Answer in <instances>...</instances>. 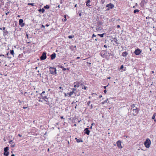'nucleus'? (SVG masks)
I'll list each match as a JSON object with an SVG mask.
<instances>
[{
    "instance_id": "obj_38",
    "label": "nucleus",
    "mask_w": 156,
    "mask_h": 156,
    "mask_svg": "<svg viewBox=\"0 0 156 156\" xmlns=\"http://www.w3.org/2000/svg\"><path fill=\"white\" fill-rule=\"evenodd\" d=\"M5 58H11V57H5Z\"/></svg>"
},
{
    "instance_id": "obj_56",
    "label": "nucleus",
    "mask_w": 156,
    "mask_h": 156,
    "mask_svg": "<svg viewBox=\"0 0 156 156\" xmlns=\"http://www.w3.org/2000/svg\"><path fill=\"white\" fill-rule=\"evenodd\" d=\"M87 64H89L90 65V64H91V63H89V62H87Z\"/></svg>"
},
{
    "instance_id": "obj_16",
    "label": "nucleus",
    "mask_w": 156,
    "mask_h": 156,
    "mask_svg": "<svg viewBox=\"0 0 156 156\" xmlns=\"http://www.w3.org/2000/svg\"><path fill=\"white\" fill-rule=\"evenodd\" d=\"M9 154V152L8 151L4 152V155L5 156H8Z\"/></svg>"
},
{
    "instance_id": "obj_45",
    "label": "nucleus",
    "mask_w": 156,
    "mask_h": 156,
    "mask_svg": "<svg viewBox=\"0 0 156 156\" xmlns=\"http://www.w3.org/2000/svg\"><path fill=\"white\" fill-rule=\"evenodd\" d=\"M18 136H20V137H22V135H21V134H18Z\"/></svg>"
},
{
    "instance_id": "obj_2",
    "label": "nucleus",
    "mask_w": 156,
    "mask_h": 156,
    "mask_svg": "<svg viewBox=\"0 0 156 156\" xmlns=\"http://www.w3.org/2000/svg\"><path fill=\"white\" fill-rule=\"evenodd\" d=\"M107 54V51L106 50H103L100 53V55L102 57L106 58L108 56Z\"/></svg>"
},
{
    "instance_id": "obj_15",
    "label": "nucleus",
    "mask_w": 156,
    "mask_h": 156,
    "mask_svg": "<svg viewBox=\"0 0 156 156\" xmlns=\"http://www.w3.org/2000/svg\"><path fill=\"white\" fill-rule=\"evenodd\" d=\"M40 12H41L42 13H43L45 11V10L44 9L42 8V9H40L38 10Z\"/></svg>"
},
{
    "instance_id": "obj_63",
    "label": "nucleus",
    "mask_w": 156,
    "mask_h": 156,
    "mask_svg": "<svg viewBox=\"0 0 156 156\" xmlns=\"http://www.w3.org/2000/svg\"><path fill=\"white\" fill-rule=\"evenodd\" d=\"M11 156H15V155L14 154H12L11 155Z\"/></svg>"
},
{
    "instance_id": "obj_11",
    "label": "nucleus",
    "mask_w": 156,
    "mask_h": 156,
    "mask_svg": "<svg viewBox=\"0 0 156 156\" xmlns=\"http://www.w3.org/2000/svg\"><path fill=\"white\" fill-rule=\"evenodd\" d=\"M85 133L87 135H89L90 131L89 130L88 128H86L84 129Z\"/></svg>"
},
{
    "instance_id": "obj_34",
    "label": "nucleus",
    "mask_w": 156,
    "mask_h": 156,
    "mask_svg": "<svg viewBox=\"0 0 156 156\" xmlns=\"http://www.w3.org/2000/svg\"><path fill=\"white\" fill-rule=\"evenodd\" d=\"M90 0H87L86 2V3H89L90 2Z\"/></svg>"
},
{
    "instance_id": "obj_25",
    "label": "nucleus",
    "mask_w": 156,
    "mask_h": 156,
    "mask_svg": "<svg viewBox=\"0 0 156 156\" xmlns=\"http://www.w3.org/2000/svg\"><path fill=\"white\" fill-rule=\"evenodd\" d=\"M10 53L11 54H12L13 55H14V50H12L10 51Z\"/></svg>"
},
{
    "instance_id": "obj_10",
    "label": "nucleus",
    "mask_w": 156,
    "mask_h": 156,
    "mask_svg": "<svg viewBox=\"0 0 156 156\" xmlns=\"http://www.w3.org/2000/svg\"><path fill=\"white\" fill-rule=\"evenodd\" d=\"M42 99L44 100L46 102V104L47 105H49V102L48 101V99L47 98V97L46 96H45L43 98H42Z\"/></svg>"
},
{
    "instance_id": "obj_3",
    "label": "nucleus",
    "mask_w": 156,
    "mask_h": 156,
    "mask_svg": "<svg viewBox=\"0 0 156 156\" xmlns=\"http://www.w3.org/2000/svg\"><path fill=\"white\" fill-rule=\"evenodd\" d=\"M49 69L50 72L51 74L55 75L56 74V70L55 68L50 67Z\"/></svg>"
},
{
    "instance_id": "obj_18",
    "label": "nucleus",
    "mask_w": 156,
    "mask_h": 156,
    "mask_svg": "<svg viewBox=\"0 0 156 156\" xmlns=\"http://www.w3.org/2000/svg\"><path fill=\"white\" fill-rule=\"evenodd\" d=\"M49 8H50L49 6L48 5H46L45 6H44V8L45 9H49Z\"/></svg>"
},
{
    "instance_id": "obj_33",
    "label": "nucleus",
    "mask_w": 156,
    "mask_h": 156,
    "mask_svg": "<svg viewBox=\"0 0 156 156\" xmlns=\"http://www.w3.org/2000/svg\"><path fill=\"white\" fill-rule=\"evenodd\" d=\"M123 67H124V66L123 65H122V66H121L120 68V69H122L123 68Z\"/></svg>"
},
{
    "instance_id": "obj_53",
    "label": "nucleus",
    "mask_w": 156,
    "mask_h": 156,
    "mask_svg": "<svg viewBox=\"0 0 156 156\" xmlns=\"http://www.w3.org/2000/svg\"><path fill=\"white\" fill-rule=\"evenodd\" d=\"M27 108V107H23V108L24 109Z\"/></svg>"
},
{
    "instance_id": "obj_62",
    "label": "nucleus",
    "mask_w": 156,
    "mask_h": 156,
    "mask_svg": "<svg viewBox=\"0 0 156 156\" xmlns=\"http://www.w3.org/2000/svg\"><path fill=\"white\" fill-rule=\"evenodd\" d=\"M9 54V53H7L6 55H8Z\"/></svg>"
},
{
    "instance_id": "obj_54",
    "label": "nucleus",
    "mask_w": 156,
    "mask_h": 156,
    "mask_svg": "<svg viewBox=\"0 0 156 156\" xmlns=\"http://www.w3.org/2000/svg\"><path fill=\"white\" fill-rule=\"evenodd\" d=\"M46 26H47V27H48L49 26V25L48 24H46Z\"/></svg>"
},
{
    "instance_id": "obj_55",
    "label": "nucleus",
    "mask_w": 156,
    "mask_h": 156,
    "mask_svg": "<svg viewBox=\"0 0 156 156\" xmlns=\"http://www.w3.org/2000/svg\"><path fill=\"white\" fill-rule=\"evenodd\" d=\"M80 58V57H77L76 58L77 59H79Z\"/></svg>"
},
{
    "instance_id": "obj_30",
    "label": "nucleus",
    "mask_w": 156,
    "mask_h": 156,
    "mask_svg": "<svg viewBox=\"0 0 156 156\" xmlns=\"http://www.w3.org/2000/svg\"><path fill=\"white\" fill-rule=\"evenodd\" d=\"M155 114H154L153 115V116H152V119H155Z\"/></svg>"
},
{
    "instance_id": "obj_60",
    "label": "nucleus",
    "mask_w": 156,
    "mask_h": 156,
    "mask_svg": "<svg viewBox=\"0 0 156 156\" xmlns=\"http://www.w3.org/2000/svg\"><path fill=\"white\" fill-rule=\"evenodd\" d=\"M61 119H63V116H61Z\"/></svg>"
},
{
    "instance_id": "obj_23",
    "label": "nucleus",
    "mask_w": 156,
    "mask_h": 156,
    "mask_svg": "<svg viewBox=\"0 0 156 156\" xmlns=\"http://www.w3.org/2000/svg\"><path fill=\"white\" fill-rule=\"evenodd\" d=\"M109 55L108 56L109 57L110 56V55H111L112 56H113V54L112 53H110L109 52L107 53Z\"/></svg>"
},
{
    "instance_id": "obj_14",
    "label": "nucleus",
    "mask_w": 156,
    "mask_h": 156,
    "mask_svg": "<svg viewBox=\"0 0 156 156\" xmlns=\"http://www.w3.org/2000/svg\"><path fill=\"white\" fill-rule=\"evenodd\" d=\"M128 53L126 51H124L122 53V56L123 57H126Z\"/></svg>"
},
{
    "instance_id": "obj_59",
    "label": "nucleus",
    "mask_w": 156,
    "mask_h": 156,
    "mask_svg": "<svg viewBox=\"0 0 156 156\" xmlns=\"http://www.w3.org/2000/svg\"><path fill=\"white\" fill-rule=\"evenodd\" d=\"M92 95H93V94H96L95 93H92Z\"/></svg>"
},
{
    "instance_id": "obj_44",
    "label": "nucleus",
    "mask_w": 156,
    "mask_h": 156,
    "mask_svg": "<svg viewBox=\"0 0 156 156\" xmlns=\"http://www.w3.org/2000/svg\"><path fill=\"white\" fill-rule=\"evenodd\" d=\"M39 102H43V100H41V99H40L39 100Z\"/></svg>"
},
{
    "instance_id": "obj_43",
    "label": "nucleus",
    "mask_w": 156,
    "mask_h": 156,
    "mask_svg": "<svg viewBox=\"0 0 156 156\" xmlns=\"http://www.w3.org/2000/svg\"><path fill=\"white\" fill-rule=\"evenodd\" d=\"M104 47H105V48H107V46L106 45H104Z\"/></svg>"
},
{
    "instance_id": "obj_42",
    "label": "nucleus",
    "mask_w": 156,
    "mask_h": 156,
    "mask_svg": "<svg viewBox=\"0 0 156 156\" xmlns=\"http://www.w3.org/2000/svg\"><path fill=\"white\" fill-rule=\"evenodd\" d=\"M105 93L106 94L107 92V91L106 90H105L104 91Z\"/></svg>"
},
{
    "instance_id": "obj_20",
    "label": "nucleus",
    "mask_w": 156,
    "mask_h": 156,
    "mask_svg": "<svg viewBox=\"0 0 156 156\" xmlns=\"http://www.w3.org/2000/svg\"><path fill=\"white\" fill-rule=\"evenodd\" d=\"M73 93H74V92L73 91H71L69 93H68V94L69 95V96H71V95H72L73 94Z\"/></svg>"
},
{
    "instance_id": "obj_4",
    "label": "nucleus",
    "mask_w": 156,
    "mask_h": 156,
    "mask_svg": "<svg viewBox=\"0 0 156 156\" xmlns=\"http://www.w3.org/2000/svg\"><path fill=\"white\" fill-rule=\"evenodd\" d=\"M131 109L133 111V114L134 115H136L138 114L139 111L138 108H131Z\"/></svg>"
},
{
    "instance_id": "obj_37",
    "label": "nucleus",
    "mask_w": 156,
    "mask_h": 156,
    "mask_svg": "<svg viewBox=\"0 0 156 156\" xmlns=\"http://www.w3.org/2000/svg\"><path fill=\"white\" fill-rule=\"evenodd\" d=\"M96 35H95L94 34H93L92 35V37H96Z\"/></svg>"
},
{
    "instance_id": "obj_6",
    "label": "nucleus",
    "mask_w": 156,
    "mask_h": 156,
    "mask_svg": "<svg viewBox=\"0 0 156 156\" xmlns=\"http://www.w3.org/2000/svg\"><path fill=\"white\" fill-rule=\"evenodd\" d=\"M114 5L112 3H109L106 5V7H108V9L107 10H108L110 9H112L114 8Z\"/></svg>"
},
{
    "instance_id": "obj_40",
    "label": "nucleus",
    "mask_w": 156,
    "mask_h": 156,
    "mask_svg": "<svg viewBox=\"0 0 156 156\" xmlns=\"http://www.w3.org/2000/svg\"><path fill=\"white\" fill-rule=\"evenodd\" d=\"M44 27H45V26L44 25H42V27H41V28H44Z\"/></svg>"
},
{
    "instance_id": "obj_13",
    "label": "nucleus",
    "mask_w": 156,
    "mask_h": 156,
    "mask_svg": "<svg viewBox=\"0 0 156 156\" xmlns=\"http://www.w3.org/2000/svg\"><path fill=\"white\" fill-rule=\"evenodd\" d=\"M56 57V54L55 53H54L53 54L51 55V59L52 60H53Z\"/></svg>"
},
{
    "instance_id": "obj_17",
    "label": "nucleus",
    "mask_w": 156,
    "mask_h": 156,
    "mask_svg": "<svg viewBox=\"0 0 156 156\" xmlns=\"http://www.w3.org/2000/svg\"><path fill=\"white\" fill-rule=\"evenodd\" d=\"M9 150V147H5L4 149V152H7L8 151V150Z\"/></svg>"
},
{
    "instance_id": "obj_28",
    "label": "nucleus",
    "mask_w": 156,
    "mask_h": 156,
    "mask_svg": "<svg viewBox=\"0 0 156 156\" xmlns=\"http://www.w3.org/2000/svg\"><path fill=\"white\" fill-rule=\"evenodd\" d=\"M131 107H132V108H136L135 106V105L134 104H133L131 105Z\"/></svg>"
},
{
    "instance_id": "obj_1",
    "label": "nucleus",
    "mask_w": 156,
    "mask_h": 156,
    "mask_svg": "<svg viewBox=\"0 0 156 156\" xmlns=\"http://www.w3.org/2000/svg\"><path fill=\"white\" fill-rule=\"evenodd\" d=\"M151 141L150 139L147 138L146 139L145 142H144V145L147 148H149L151 144Z\"/></svg>"
},
{
    "instance_id": "obj_49",
    "label": "nucleus",
    "mask_w": 156,
    "mask_h": 156,
    "mask_svg": "<svg viewBox=\"0 0 156 156\" xmlns=\"http://www.w3.org/2000/svg\"><path fill=\"white\" fill-rule=\"evenodd\" d=\"M26 36H27V38H28V35L27 34H26Z\"/></svg>"
},
{
    "instance_id": "obj_46",
    "label": "nucleus",
    "mask_w": 156,
    "mask_h": 156,
    "mask_svg": "<svg viewBox=\"0 0 156 156\" xmlns=\"http://www.w3.org/2000/svg\"><path fill=\"white\" fill-rule=\"evenodd\" d=\"M45 91H43L42 92V93L41 94H44L45 93Z\"/></svg>"
},
{
    "instance_id": "obj_26",
    "label": "nucleus",
    "mask_w": 156,
    "mask_h": 156,
    "mask_svg": "<svg viewBox=\"0 0 156 156\" xmlns=\"http://www.w3.org/2000/svg\"><path fill=\"white\" fill-rule=\"evenodd\" d=\"M114 41L116 43V44H118V42H117V38H114Z\"/></svg>"
},
{
    "instance_id": "obj_36",
    "label": "nucleus",
    "mask_w": 156,
    "mask_h": 156,
    "mask_svg": "<svg viewBox=\"0 0 156 156\" xmlns=\"http://www.w3.org/2000/svg\"><path fill=\"white\" fill-rule=\"evenodd\" d=\"M88 4L89 3H86L87 6H88V7L90 6V4Z\"/></svg>"
},
{
    "instance_id": "obj_27",
    "label": "nucleus",
    "mask_w": 156,
    "mask_h": 156,
    "mask_svg": "<svg viewBox=\"0 0 156 156\" xmlns=\"http://www.w3.org/2000/svg\"><path fill=\"white\" fill-rule=\"evenodd\" d=\"M60 68L62 69L63 71H66L67 70V69L66 68H64L62 66H61Z\"/></svg>"
},
{
    "instance_id": "obj_51",
    "label": "nucleus",
    "mask_w": 156,
    "mask_h": 156,
    "mask_svg": "<svg viewBox=\"0 0 156 156\" xmlns=\"http://www.w3.org/2000/svg\"><path fill=\"white\" fill-rule=\"evenodd\" d=\"M107 86H104V89H106V87H107Z\"/></svg>"
},
{
    "instance_id": "obj_61",
    "label": "nucleus",
    "mask_w": 156,
    "mask_h": 156,
    "mask_svg": "<svg viewBox=\"0 0 156 156\" xmlns=\"http://www.w3.org/2000/svg\"><path fill=\"white\" fill-rule=\"evenodd\" d=\"M66 18H65V19L64 20V21H66Z\"/></svg>"
},
{
    "instance_id": "obj_22",
    "label": "nucleus",
    "mask_w": 156,
    "mask_h": 156,
    "mask_svg": "<svg viewBox=\"0 0 156 156\" xmlns=\"http://www.w3.org/2000/svg\"><path fill=\"white\" fill-rule=\"evenodd\" d=\"M139 10L138 9H135L134 11L133 12L134 13H136V12H139Z\"/></svg>"
},
{
    "instance_id": "obj_12",
    "label": "nucleus",
    "mask_w": 156,
    "mask_h": 156,
    "mask_svg": "<svg viewBox=\"0 0 156 156\" xmlns=\"http://www.w3.org/2000/svg\"><path fill=\"white\" fill-rule=\"evenodd\" d=\"M9 143L11 144V147H14L15 145V143L12 142V140H11L9 141Z\"/></svg>"
},
{
    "instance_id": "obj_9",
    "label": "nucleus",
    "mask_w": 156,
    "mask_h": 156,
    "mask_svg": "<svg viewBox=\"0 0 156 156\" xmlns=\"http://www.w3.org/2000/svg\"><path fill=\"white\" fill-rule=\"evenodd\" d=\"M141 52V51L139 49H137L134 52V53L136 55H139L140 53Z\"/></svg>"
},
{
    "instance_id": "obj_24",
    "label": "nucleus",
    "mask_w": 156,
    "mask_h": 156,
    "mask_svg": "<svg viewBox=\"0 0 156 156\" xmlns=\"http://www.w3.org/2000/svg\"><path fill=\"white\" fill-rule=\"evenodd\" d=\"M34 3H28L27 5H30L32 6H34Z\"/></svg>"
},
{
    "instance_id": "obj_48",
    "label": "nucleus",
    "mask_w": 156,
    "mask_h": 156,
    "mask_svg": "<svg viewBox=\"0 0 156 156\" xmlns=\"http://www.w3.org/2000/svg\"><path fill=\"white\" fill-rule=\"evenodd\" d=\"M120 27V25H118L117 26V27L118 28H119Z\"/></svg>"
},
{
    "instance_id": "obj_41",
    "label": "nucleus",
    "mask_w": 156,
    "mask_h": 156,
    "mask_svg": "<svg viewBox=\"0 0 156 156\" xmlns=\"http://www.w3.org/2000/svg\"><path fill=\"white\" fill-rule=\"evenodd\" d=\"M146 18L147 19H149V18L151 19L152 18H151V17H149V16H147V17H146Z\"/></svg>"
},
{
    "instance_id": "obj_8",
    "label": "nucleus",
    "mask_w": 156,
    "mask_h": 156,
    "mask_svg": "<svg viewBox=\"0 0 156 156\" xmlns=\"http://www.w3.org/2000/svg\"><path fill=\"white\" fill-rule=\"evenodd\" d=\"M117 145V147L119 148H122V146L121 144V142L119 140L116 143Z\"/></svg>"
},
{
    "instance_id": "obj_35",
    "label": "nucleus",
    "mask_w": 156,
    "mask_h": 156,
    "mask_svg": "<svg viewBox=\"0 0 156 156\" xmlns=\"http://www.w3.org/2000/svg\"><path fill=\"white\" fill-rule=\"evenodd\" d=\"M90 101H89L88 102H87V105L89 106L90 105Z\"/></svg>"
},
{
    "instance_id": "obj_64",
    "label": "nucleus",
    "mask_w": 156,
    "mask_h": 156,
    "mask_svg": "<svg viewBox=\"0 0 156 156\" xmlns=\"http://www.w3.org/2000/svg\"><path fill=\"white\" fill-rule=\"evenodd\" d=\"M66 15H64V18H66Z\"/></svg>"
},
{
    "instance_id": "obj_58",
    "label": "nucleus",
    "mask_w": 156,
    "mask_h": 156,
    "mask_svg": "<svg viewBox=\"0 0 156 156\" xmlns=\"http://www.w3.org/2000/svg\"><path fill=\"white\" fill-rule=\"evenodd\" d=\"M102 97V95H100V96L99 97V98H101Z\"/></svg>"
},
{
    "instance_id": "obj_21",
    "label": "nucleus",
    "mask_w": 156,
    "mask_h": 156,
    "mask_svg": "<svg viewBox=\"0 0 156 156\" xmlns=\"http://www.w3.org/2000/svg\"><path fill=\"white\" fill-rule=\"evenodd\" d=\"M104 34H98V35L101 37H102L104 36Z\"/></svg>"
},
{
    "instance_id": "obj_50",
    "label": "nucleus",
    "mask_w": 156,
    "mask_h": 156,
    "mask_svg": "<svg viewBox=\"0 0 156 156\" xmlns=\"http://www.w3.org/2000/svg\"><path fill=\"white\" fill-rule=\"evenodd\" d=\"M90 107H91V108H93V105H90Z\"/></svg>"
},
{
    "instance_id": "obj_32",
    "label": "nucleus",
    "mask_w": 156,
    "mask_h": 156,
    "mask_svg": "<svg viewBox=\"0 0 156 156\" xmlns=\"http://www.w3.org/2000/svg\"><path fill=\"white\" fill-rule=\"evenodd\" d=\"M74 37V36H71V35H69L68 36V37L69 38V39H70V38H72L73 37Z\"/></svg>"
},
{
    "instance_id": "obj_47",
    "label": "nucleus",
    "mask_w": 156,
    "mask_h": 156,
    "mask_svg": "<svg viewBox=\"0 0 156 156\" xmlns=\"http://www.w3.org/2000/svg\"><path fill=\"white\" fill-rule=\"evenodd\" d=\"M5 27H3L2 28V30H5Z\"/></svg>"
},
{
    "instance_id": "obj_19",
    "label": "nucleus",
    "mask_w": 156,
    "mask_h": 156,
    "mask_svg": "<svg viewBox=\"0 0 156 156\" xmlns=\"http://www.w3.org/2000/svg\"><path fill=\"white\" fill-rule=\"evenodd\" d=\"M76 141L78 143H79L80 142H83V140L81 139H78L76 140Z\"/></svg>"
},
{
    "instance_id": "obj_31",
    "label": "nucleus",
    "mask_w": 156,
    "mask_h": 156,
    "mask_svg": "<svg viewBox=\"0 0 156 156\" xmlns=\"http://www.w3.org/2000/svg\"><path fill=\"white\" fill-rule=\"evenodd\" d=\"M96 28V30L97 31L100 30H101V29L100 27H97Z\"/></svg>"
},
{
    "instance_id": "obj_5",
    "label": "nucleus",
    "mask_w": 156,
    "mask_h": 156,
    "mask_svg": "<svg viewBox=\"0 0 156 156\" xmlns=\"http://www.w3.org/2000/svg\"><path fill=\"white\" fill-rule=\"evenodd\" d=\"M46 52H44L42 55L40 57V59L41 60H43L46 59Z\"/></svg>"
},
{
    "instance_id": "obj_52",
    "label": "nucleus",
    "mask_w": 156,
    "mask_h": 156,
    "mask_svg": "<svg viewBox=\"0 0 156 156\" xmlns=\"http://www.w3.org/2000/svg\"><path fill=\"white\" fill-rule=\"evenodd\" d=\"M4 56V55H2H2H0V56Z\"/></svg>"
},
{
    "instance_id": "obj_7",
    "label": "nucleus",
    "mask_w": 156,
    "mask_h": 156,
    "mask_svg": "<svg viewBox=\"0 0 156 156\" xmlns=\"http://www.w3.org/2000/svg\"><path fill=\"white\" fill-rule=\"evenodd\" d=\"M19 24L21 27H23L25 25V23H23V19H20L19 20Z\"/></svg>"
},
{
    "instance_id": "obj_39",
    "label": "nucleus",
    "mask_w": 156,
    "mask_h": 156,
    "mask_svg": "<svg viewBox=\"0 0 156 156\" xmlns=\"http://www.w3.org/2000/svg\"><path fill=\"white\" fill-rule=\"evenodd\" d=\"M86 88H87V87H83L82 89H84V90H86Z\"/></svg>"
},
{
    "instance_id": "obj_29",
    "label": "nucleus",
    "mask_w": 156,
    "mask_h": 156,
    "mask_svg": "<svg viewBox=\"0 0 156 156\" xmlns=\"http://www.w3.org/2000/svg\"><path fill=\"white\" fill-rule=\"evenodd\" d=\"M107 101H108V99H107L105 101H104L102 102V104L103 105V104H104L105 103H107Z\"/></svg>"
},
{
    "instance_id": "obj_57",
    "label": "nucleus",
    "mask_w": 156,
    "mask_h": 156,
    "mask_svg": "<svg viewBox=\"0 0 156 156\" xmlns=\"http://www.w3.org/2000/svg\"><path fill=\"white\" fill-rule=\"evenodd\" d=\"M41 96L42 97V98H43L44 96H43L42 94H41Z\"/></svg>"
}]
</instances>
